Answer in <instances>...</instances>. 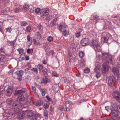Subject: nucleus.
Returning a JSON list of instances; mask_svg holds the SVG:
<instances>
[{"label": "nucleus", "mask_w": 120, "mask_h": 120, "mask_svg": "<svg viewBox=\"0 0 120 120\" xmlns=\"http://www.w3.org/2000/svg\"><path fill=\"white\" fill-rule=\"evenodd\" d=\"M102 57L104 60L108 61V62H104L103 64L102 72L103 73L107 72L109 70V66L108 65L109 63H112V58L113 57V56L111 55L108 53L103 52H102Z\"/></svg>", "instance_id": "f257e3e1"}, {"label": "nucleus", "mask_w": 120, "mask_h": 120, "mask_svg": "<svg viewBox=\"0 0 120 120\" xmlns=\"http://www.w3.org/2000/svg\"><path fill=\"white\" fill-rule=\"evenodd\" d=\"M21 105L20 104L18 105L15 104L14 108L11 109H9L8 112H6L7 115H13L15 113H18L17 118L19 119H21L24 118V116L23 111H20V109H18L21 108Z\"/></svg>", "instance_id": "f03ea898"}, {"label": "nucleus", "mask_w": 120, "mask_h": 120, "mask_svg": "<svg viewBox=\"0 0 120 120\" xmlns=\"http://www.w3.org/2000/svg\"><path fill=\"white\" fill-rule=\"evenodd\" d=\"M91 46L96 51H100L101 50L99 42L98 40H93L91 44Z\"/></svg>", "instance_id": "7ed1b4c3"}, {"label": "nucleus", "mask_w": 120, "mask_h": 120, "mask_svg": "<svg viewBox=\"0 0 120 120\" xmlns=\"http://www.w3.org/2000/svg\"><path fill=\"white\" fill-rule=\"evenodd\" d=\"M102 41L104 43H107L108 39L112 38V36L108 33L103 32L101 34Z\"/></svg>", "instance_id": "20e7f679"}, {"label": "nucleus", "mask_w": 120, "mask_h": 120, "mask_svg": "<svg viewBox=\"0 0 120 120\" xmlns=\"http://www.w3.org/2000/svg\"><path fill=\"white\" fill-rule=\"evenodd\" d=\"M96 68L95 69V71L97 73L95 75L97 78H99L101 75V73L99 72L100 71V68L101 67V64L100 63H97L95 64Z\"/></svg>", "instance_id": "39448f33"}, {"label": "nucleus", "mask_w": 120, "mask_h": 120, "mask_svg": "<svg viewBox=\"0 0 120 120\" xmlns=\"http://www.w3.org/2000/svg\"><path fill=\"white\" fill-rule=\"evenodd\" d=\"M67 27L66 26H63L62 25H60L58 26V29L61 32H62L63 30L64 34L65 36H66L69 34V32L67 30H64V29H66L67 28Z\"/></svg>", "instance_id": "423d86ee"}, {"label": "nucleus", "mask_w": 120, "mask_h": 120, "mask_svg": "<svg viewBox=\"0 0 120 120\" xmlns=\"http://www.w3.org/2000/svg\"><path fill=\"white\" fill-rule=\"evenodd\" d=\"M24 117H30L33 116V112L31 110H27L24 111Z\"/></svg>", "instance_id": "0eeeda50"}, {"label": "nucleus", "mask_w": 120, "mask_h": 120, "mask_svg": "<svg viewBox=\"0 0 120 120\" xmlns=\"http://www.w3.org/2000/svg\"><path fill=\"white\" fill-rule=\"evenodd\" d=\"M113 97L118 101L120 102V94L117 91L114 92L112 94Z\"/></svg>", "instance_id": "6e6552de"}, {"label": "nucleus", "mask_w": 120, "mask_h": 120, "mask_svg": "<svg viewBox=\"0 0 120 120\" xmlns=\"http://www.w3.org/2000/svg\"><path fill=\"white\" fill-rule=\"evenodd\" d=\"M89 40L87 38H85L82 39L81 41L82 45V46H85L89 44Z\"/></svg>", "instance_id": "1a4fd4ad"}, {"label": "nucleus", "mask_w": 120, "mask_h": 120, "mask_svg": "<svg viewBox=\"0 0 120 120\" xmlns=\"http://www.w3.org/2000/svg\"><path fill=\"white\" fill-rule=\"evenodd\" d=\"M118 68H114L112 70L113 72L115 74L119 75L120 74V65H118Z\"/></svg>", "instance_id": "9d476101"}, {"label": "nucleus", "mask_w": 120, "mask_h": 120, "mask_svg": "<svg viewBox=\"0 0 120 120\" xmlns=\"http://www.w3.org/2000/svg\"><path fill=\"white\" fill-rule=\"evenodd\" d=\"M2 51L0 49V52H2ZM5 56L0 53V63L1 64H3V63L5 62Z\"/></svg>", "instance_id": "9b49d317"}, {"label": "nucleus", "mask_w": 120, "mask_h": 120, "mask_svg": "<svg viewBox=\"0 0 120 120\" xmlns=\"http://www.w3.org/2000/svg\"><path fill=\"white\" fill-rule=\"evenodd\" d=\"M23 71L22 70H20L19 72L17 73L18 75V79L19 81H21L22 79V76L23 75Z\"/></svg>", "instance_id": "f8f14e48"}, {"label": "nucleus", "mask_w": 120, "mask_h": 120, "mask_svg": "<svg viewBox=\"0 0 120 120\" xmlns=\"http://www.w3.org/2000/svg\"><path fill=\"white\" fill-rule=\"evenodd\" d=\"M71 103L70 102L67 101L65 102V108L67 111H69L71 109Z\"/></svg>", "instance_id": "ddd939ff"}, {"label": "nucleus", "mask_w": 120, "mask_h": 120, "mask_svg": "<svg viewBox=\"0 0 120 120\" xmlns=\"http://www.w3.org/2000/svg\"><path fill=\"white\" fill-rule=\"evenodd\" d=\"M49 11V9L48 8H44L41 9V13H43V15L42 16V17H43L46 15V13H48Z\"/></svg>", "instance_id": "4468645a"}, {"label": "nucleus", "mask_w": 120, "mask_h": 120, "mask_svg": "<svg viewBox=\"0 0 120 120\" xmlns=\"http://www.w3.org/2000/svg\"><path fill=\"white\" fill-rule=\"evenodd\" d=\"M50 82V79L46 77L42 78V83L46 84L47 83L49 82Z\"/></svg>", "instance_id": "2eb2a0df"}, {"label": "nucleus", "mask_w": 120, "mask_h": 120, "mask_svg": "<svg viewBox=\"0 0 120 120\" xmlns=\"http://www.w3.org/2000/svg\"><path fill=\"white\" fill-rule=\"evenodd\" d=\"M111 114L113 117H116L118 116V113L115 110H111Z\"/></svg>", "instance_id": "dca6fc26"}, {"label": "nucleus", "mask_w": 120, "mask_h": 120, "mask_svg": "<svg viewBox=\"0 0 120 120\" xmlns=\"http://www.w3.org/2000/svg\"><path fill=\"white\" fill-rule=\"evenodd\" d=\"M113 76H111L109 78L108 82V84L109 86H111L113 83Z\"/></svg>", "instance_id": "f3484780"}, {"label": "nucleus", "mask_w": 120, "mask_h": 120, "mask_svg": "<svg viewBox=\"0 0 120 120\" xmlns=\"http://www.w3.org/2000/svg\"><path fill=\"white\" fill-rule=\"evenodd\" d=\"M43 102L41 100H39L36 101L34 103V105L36 106H40L42 105Z\"/></svg>", "instance_id": "a211bd4d"}, {"label": "nucleus", "mask_w": 120, "mask_h": 120, "mask_svg": "<svg viewBox=\"0 0 120 120\" xmlns=\"http://www.w3.org/2000/svg\"><path fill=\"white\" fill-rule=\"evenodd\" d=\"M52 88L53 90L55 92H57L59 90V87L57 84L54 85Z\"/></svg>", "instance_id": "6ab92c4d"}, {"label": "nucleus", "mask_w": 120, "mask_h": 120, "mask_svg": "<svg viewBox=\"0 0 120 120\" xmlns=\"http://www.w3.org/2000/svg\"><path fill=\"white\" fill-rule=\"evenodd\" d=\"M24 97L23 95L22 94H20L19 96L17 98V100L19 101H21L24 99Z\"/></svg>", "instance_id": "aec40b11"}, {"label": "nucleus", "mask_w": 120, "mask_h": 120, "mask_svg": "<svg viewBox=\"0 0 120 120\" xmlns=\"http://www.w3.org/2000/svg\"><path fill=\"white\" fill-rule=\"evenodd\" d=\"M43 18H44L46 20L49 21L51 19V16L49 14H46L43 16Z\"/></svg>", "instance_id": "412c9836"}, {"label": "nucleus", "mask_w": 120, "mask_h": 120, "mask_svg": "<svg viewBox=\"0 0 120 120\" xmlns=\"http://www.w3.org/2000/svg\"><path fill=\"white\" fill-rule=\"evenodd\" d=\"M25 91L24 90H19L16 91L14 94L15 95H17L18 94H21V93H24Z\"/></svg>", "instance_id": "4be33fe9"}, {"label": "nucleus", "mask_w": 120, "mask_h": 120, "mask_svg": "<svg viewBox=\"0 0 120 120\" xmlns=\"http://www.w3.org/2000/svg\"><path fill=\"white\" fill-rule=\"evenodd\" d=\"M80 64L81 67H83L85 66L86 64V63L84 60H82L80 61Z\"/></svg>", "instance_id": "5701e85b"}, {"label": "nucleus", "mask_w": 120, "mask_h": 120, "mask_svg": "<svg viewBox=\"0 0 120 120\" xmlns=\"http://www.w3.org/2000/svg\"><path fill=\"white\" fill-rule=\"evenodd\" d=\"M37 39L38 40H40L41 38L42 37L41 35L39 32H38L36 34Z\"/></svg>", "instance_id": "b1692460"}, {"label": "nucleus", "mask_w": 120, "mask_h": 120, "mask_svg": "<svg viewBox=\"0 0 120 120\" xmlns=\"http://www.w3.org/2000/svg\"><path fill=\"white\" fill-rule=\"evenodd\" d=\"M24 9L25 10L28 11L29 8V5L27 4H25L23 6Z\"/></svg>", "instance_id": "393cba45"}, {"label": "nucleus", "mask_w": 120, "mask_h": 120, "mask_svg": "<svg viewBox=\"0 0 120 120\" xmlns=\"http://www.w3.org/2000/svg\"><path fill=\"white\" fill-rule=\"evenodd\" d=\"M79 57L81 58H83L84 56V53L83 52L81 51L79 52Z\"/></svg>", "instance_id": "a878e982"}, {"label": "nucleus", "mask_w": 120, "mask_h": 120, "mask_svg": "<svg viewBox=\"0 0 120 120\" xmlns=\"http://www.w3.org/2000/svg\"><path fill=\"white\" fill-rule=\"evenodd\" d=\"M6 102L9 105H11V103L12 102V100L11 98L8 99L6 100Z\"/></svg>", "instance_id": "bb28decb"}, {"label": "nucleus", "mask_w": 120, "mask_h": 120, "mask_svg": "<svg viewBox=\"0 0 120 120\" xmlns=\"http://www.w3.org/2000/svg\"><path fill=\"white\" fill-rule=\"evenodd\" d=\"M47 40L49 42H52L53 41V38L52 37L49 36L47 38Z\"/></svg>", "instance_id": "cd10ccee"}, {"label": "nucleus", "mask_w": 120, "mask_h": 120, "mask_svg": "<svg viewBox=\"0 0 120 120\" xmlns=\"http://www.w3.org/2000/svg\"><path fill=\"white\" fill-rule=\"evenodd\" d=\"M41 10L39 8H36L35 10V12L37 13H41Z\"/></svg>", "instance_id": "c85d7f7f"}, {"label": "nucleus", "mask_w": 120, "mask_h": 120, "mask_svg": "<svg viewBox=\"0 0 120 120\" xmlns=\"http://www.w3.org/2000/svg\"><path fill=\"white\" fill-rule=\"evenodd\" d=\"M37 81L39 83H42V79L41 78H39L37 79Z\"/></svg>", "instance_id": "c756f323"}, {"label": "nucleus", "mask_w": 120, "mask_h": 120, "mask_svg": "<svg viewBox=\"0 0 120 120\" xmlns=\"http://www.w3.org/2000/svg\"><path fill=\"white\" fill-rule=\"evenodd\" d=\"M19 7H18L14 9L15 11L16 12H18L20 9L22 8V6L21 5H19Z\"/></svg>", "instance_id": "7c9ffc66"}, {"label": "nucleus", "mask_w": 120, "mask_h": 120, "mask_svg": "<svg viewBox=\"0 0 120 120\" xmlns=\"http://www.w3.org/2000/svg\"><path fill=\"white\" fill-rule=\"evenodd\" d=\"M52 75L55 77H58V74L55 71H53L52 72Z\"/></svg>", "instance_id": "2f4dec72"}, {"label": "nucleus", "mask_w": 120, "mask_h": 120, "mask_svg": "<svg viewBox=\"0 0 120 120\" xmlns=\"http://www.w3.org/2000/svg\"><path fill=\"white\" fill-rule=\"evenodd\" d=\"M60 110L61 111H67V109L66 108H65V105L64 106H62L60 107Z\"/></svg>", "instance_id": "473e14b6"}, {"label": "nucleus", "mask_w": 120, "mask_h": 120, "mask_svg": "<svg viewBox=\"0 0 120 120\" xmlns=\"http://www.w3.org/2000/svg\"><path fill=\"white\" fill-rule=\"evenodd\" d=\"M7 93H8V94H11L12 92V89L11 88H8L6 91Z\"/></svg>", "instance_id": "72a5a7b5"}, {"label": "nucleus", "mask_w": 120, "mask_h": 120, "mask_svg": "<svg viewBox=\"0 0 120 120\" xmlns=\"http://www.w3.org/2000/svg\"><path fill=\"white\" fill-rule=\"evenodd\" d=\"M44 117L46 119H47L48 118V113L47 111H44Z\"/></svg>", "instance_id": "f704fd0d"}, {"label": "nucleus", "mask_w": 120, "mask_h": 120, "mask_svg": "<svg viewBox=\"0 0 120 120\" xmlns=\"http://www.w3.org/2000/svg\"><path fill=\"white\" fill-rule=\"evenodd\" d=\"M38 27L40 31H41L43 29V27L41 25H38Z\"/></svg>", "instance_id": "c9c22d12"}, {"label": "nucleus", "mask_w": 120, "mask_h": 120, "mask_svg": "<svg viewBox=\"0 0 120 120\" xmlns=\"http://www.w3.org/2000/svg\"><path fill=\"white\" fill-rule=\"evenodd\" d=\"M27 52L28 53L32 54L33 52V50L31 49H28L27 50Z\"/></svg>", "instance_id": "e433bc0d"}, {"label": "nucleus", "mask_w": 120, "mask_h": 120, "mask_svg": "<svg viewBox=\"0 0 120 120\" xmlns=\"http://www.w3.org/2000/svg\"><path fill=\"white\" fill-rule=\"evenodd\" d=\"M18 51L20 54L22 53L24 51V50L22 48H19L18 49Z\"/></svg>", "instance_id": "4c0bfd02"}, {"label": "nucleus", "mask_w": 120, "mask_h": 120, "mask_svg": "<svg viewBox=\"0 0 120 120\" xmlns=\"http://www.w3.org/2000/svg\"><path fill=\"white\" fill-rule=\"evenodd\" d=\"M47 90L46 89H44L42 90V95L44 96L45 95L46 93V92Z\"/></svg>", "instance_id": "58836bf2"}, {"label": "nucleus", "mask_w": 120, "mask_h": 120, "mask_svg": "<svg viewBox=\"0 0 120 120\" xmlns=\"http://www.w3.org/2000/svg\"><path fill=\"white\" fill-rule=\"evenodd\" d=\"M90 71V69L87 68H85L84 70V72L86 73H89Z\"/></svg>", "instance_id": "ea45409f"}, {"label": "nucleus", "mask_w": 120, "mask_h": 120, "mask_svg": "<svg viewBox=\"0 0 120 120\" xmlns=\"http://www.w3.org/2000/svg\"><path fill=\"white\" fill-rule=\"evenodd\" d=\"M37 67L40 70H41L43 68V66L40 64H39L38 65Z\"/></svg>", "instance_id": "a19ab883"}, {"label": "nucleus", "mask_w": 120, "mask_h": 120, "mask_svg": "<svg viewBox=\"0 0 120 120\" xmlns=\"http://www.w3.org/2000/svg\"><path fill=\"white\" fill-rule=\"evenodd\" d=\"M7 9H8V8L6 10H3L1 11V13L4 14H6V13L7 12Z\"/></svg>", "instance_id": "79ce46f5"}, {"label": "nucleus", "mask_w": 120, "mask_h": 120, "mask_svg": "<svg viewBox=\"0 0 120 120\" xmlns=\"http://www.w3.org/2000/svg\"><path fill=\"white\" fill-rule=\"evenodd\" d=\"M49 103L48 102L44 104V107L45 109H47L49 107Z\"/></svg>", "instance_id": "37998d69"}, {"label": "nucleus", "mask_w": 120, "mask_h": 120, "mask_svg": "<svg viewBox=\"0 0 120 120\" xmlns=\"http://www.w3.org/2000/svg\"><path fill=\"white\" fill-rule=\"evenodd\" d=\"M7 44L9 45H14V43L13 41H10L7 43Z\"/></svg>", "instance_id": "c03bdc74"}, {"label": "nucleus", "mask_w": 120, "mask_h": 120, "mask_svg": "<svg viewBox=\"0 0 120 120\" xmlns=\"http://www.w3.org/2000/svg\"><path fill=\"white\" fill-rule=\"evenodd\" d=\"M57 20V18H55L52 21V25H55L56 24V22Z\"/></svg>", "instance_id": "a18cd8bd"}, {"label": "nucleus", "mask_w": 120, "mask_h": 120, "mask_svg": "<svg viewBox=\"0 0 120 120\" xmlns=\"http://www.w3.org/2000/svg\"><path fill=\"white\" fill-rule=\"evenodd\" d=\"M26 23L25 21H22L21 23V25L22 26H26Z\"/></svg>", "instance_id": "49530a36"}, {"label": "nucleus", "mask_w": 120, "mask_h": 120, "mask_svg": "<svg viewBox=\"0 0 120 120\" xmlns=\"http://www.w3.org/2000/svg\"><path fill=\"white\" fill-rule=\"evenodd\" d=\"M31 28L30 27L28 26L27 27L26 30V32H30L31 30Z\"/></svg>", "instance_id": "de8ad7c7"}, {"label": "nucleus", "mask_w": 120, "mask_h": 120, "mask_svg": "<svg viewBox=\"0 0 120 120\" xmlns=\"http://www.w3.org/2000/svg\"><path fill=\"white\" fill-rule=\"evenodd\" d=\"M47 70L46 69H44L43 71L42 72L45 75H46L47 74Z\"/></svg>", "instance_id": "09e8293b"}, {"label": "nucleus", "mask_w": 120, "mask_h": 120, "mask_svg": "<svg viewBox=\"0 0 120 120\" xmlns=\"http://www.w3.org/2000/svg\"><path fill=\"white\" fill-rule=\"evenodd\" d=\"M105 108L106 109L108 112H109L111 110V108L109 106L106 107Z\"/></svg>", "instance_id": "8fccbe9b"}, {"label": "nucleus", "mask_w": 120, "mask_h": 120, "mask_svg": "<svg viewBox=\"0 0 120 120\" xmlns=\"http://www.w3.org/2000/svg\"><path fill=\"white\" fill-rule=\"evenodd\" d=\"M6 32H8L9 33H11V31L12 30V29L11 28H6Z\"/></svg>", "instance_id": "3c124183"}, {"label": "nucleus", "mask_w": 120, "mask_h": 120, "mask_svg": "<svg viewBox=\"0 0 120 120\" xmlns=\"http://www.w3.org/2000/svg\"><path fill=\"white\" fill-rule=\"evenodd\" d=\"M75 35L77 38L79 37L80 36V33L79 31L77 32L75 34Z\"/></svg>", "instance_id": "603ef678"}, {"label": "nucleus", "mask_w": 120, "mask_h": 120, "mask_svg": "<svg viewBox=\"0 0 120 120\" xmlns=\"http://www.w3.org/2000/svg\"><path fill=\"white\" fill-rule=\"evenodd\" d=\"M32 90L35 94H36V88L34 86H33L32 87Z\"/></svg>", "instance_id": "864d4df0"}, {"label": "nucleus", "mask_w": 120, "mask_h": 120, "mask_svg": "<svg viewBox=\"0 0 120 120\" xmlns=\"http://www.w3.org/2000/svg\"><path fill=\"white\" fill-rule=\"evenodd\" d=\"M33 70L34 72H36V73H37L38 72V70L37 68H33Z\"/></svg>", "instance_id": "5fc2aeb1"}, {"label": "nucleus", "mask_w": 120, "mask_h": 120, "mask_svg": "<svg viewBox=\"0 0 120 120\" xmlns=\"http://www.w3.org/2000/svg\"><path fill=\"white\" fill-rule=\"evenodd\" d=\"M31 38L30 36L28 35L27 36V39L28 41L30 42L31 40Z\"/></svg>", "instance_id": "6e6d98bb"}, {"label": "nucleus", "mask_w": 120, "mask_h": 120, "mask_svg": "<svg viewBox=\"0 0 120 120\" xmlns=\"http://www.w3.org/2000/svg\"><path fill=\"white\" fill-rule=\"evenodd\" d=\"M117 109L119 112H120V105L117 106Z\"/></svg>", "instance_id": "4d7b16f0"}, {"label": "nucleus", "mask_w": 120, "mask_h": 120, "mask_svg": "<svg viewBox=\"0 0 120 120\" xmlns=\"http://www.w3.org/2000/svg\"><path fill=\"white\" fill-rule=\"evenodd\" d=\"M25 59L26 61L28 60H29V58L28 56H27L25 57Z\"/></svg>", "instance_id": "13d9d810"}, {"label": "nucleus", "mask_w": 120, "mask_h": 120, "mask_svg": "<svg viewBox=\"0 0 120 120\" xmlns=\"http://www.w3.org/2000/svg\"><path fill=\"white\" fill-rule=\"evenodd\" d=\"M46 98L48 100H49V101H50V98L49 96H46Z\"/></svg>", "instance_id": "bf43d9fd"}, {"label": "nucleus", "mask_w": 120, "mask_h": 120, "mask_svg": "<svg viewBox=\"0 0 120 120\" xmlns=\"http://www.w3.org/2000/svg\"><path fill=\"white\" fill-rule=\"evenodd\" d=\"M97 58L99 59L100 58V55L99 54H98L97 55Z\"/></svg>", "instance_id": "052dcab7"}, {"label": "nucleus", "mask_w": 120, "mask_h": 120, "mask_svg": "<svg viewBox=\"0 0 120 120\" xmlns=\"http://www.w3.org/2000/svg\"><path fill=\"white\" fill-rule=\"evenodd\" d=\"M33 41L34 43L35 44L36 42V40L35 39H33Z\"/></svg>", "instance_id": "680f3d73"}, {"label": "nucleus", "mask_w": 120, "mask_h": 120, "mask_svg": "<svg viewBox=\"0 0 120 120\" xmlns=\"http://www.w3.org/2000/svg\"><path fill=\"white\" fill-rule=\"evenodd\" d=\"M8 0H3L2 1L3 2H5V3L8 2Z\"/></svg>", "instance_id": "e2e57ef3"}, {"label": "nucleus", "mask_w": 120, "mask_h": 120, "mask_svg": "<svg viewBox=\"0 0 120 120\" xmlns=\"http://www.w3.org/2000/svg\"><path fill=\"white\" fill-rule=\"evenodd\" d=\"M106 120H115L112 118H109Z\"/></svg>", "instance_id": "0e129e2a"}, {"label": "nucleus", "mask_w": 120, "mask_h": 120, "mask_svg": "<svg viewBox=\"0 0 120 120\" xmlns=\"http://www.w3.org/2000/svg\"><path fill=\"white\" fill-rule=\"evenodd\" d=\"M117 81L118 82H120V78H118L117 79Z\"/></svg>", "instance_id": "69168bd1"}, {"label": "nucleus", "mask_w": 120, "mask_h": 120, "mask_svg": "<svg viewBox=\"0 0 120 120\" xmlns=\"http://www.w3.org/2000/svg\"><path fill=\"white\" fill-rule=\"evenodd\" d=\"M43 63L44 64H46V63L45 60H44L43 61Z\"/></svg>", "instance_id": "338daca9"}, {"label": "nucleus", "mask_w": 120, "mask_h": 120, "mask_svg": "<svg viewBox=\"0 0 120 120\" xmlns=\"http://www.w3.org/2000/svg\"><path fill=\"white\" fill-rule=\"evenodd\" d=\"M51 52L52 53V55L54 54V52L53 50H51Z\"/></svg>", "instance_id": "774afa93"}]
</instances>
